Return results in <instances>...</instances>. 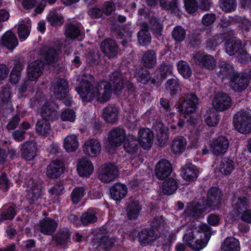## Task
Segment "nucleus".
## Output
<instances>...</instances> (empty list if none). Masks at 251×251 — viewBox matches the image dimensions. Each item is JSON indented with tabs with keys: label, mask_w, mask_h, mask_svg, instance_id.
Listing matches in <instances>:
<instances>
[{
	"label": "nucleus",
	"mask_w": 251,
	"mask_h": 251,
	"mask_svg": "<svg viewBox=\"0 0 251 251\" xmlns=\"http://www.w3.org/2000/svg\"><path fill=\"white\" fill-rule=\"evenodd\" d=\"M121 76L119 72L115 71L110 75L108 81H100L94 87L93 75L84 74L81 77L78 93L83 101L90 102L95 98L98 102L104 103L110 99L112 91L117 95L120 94L123 88Z\"/></svg>",
	"instance_id": "nucleus-1"
},
{
	"label": "nucleus",
	"mask_w": 251,
	"mask_h": 251,
	"mask_svg": "<svg viewBox=\"0 0 251 251\" xmlns=\"http://www.w3.org/2000/svg\"><path fill=\"white\" fill-rule=\"evenodd\" d=\"M196 225L191 224L186 226L188 228L183 236V241L190 249L200 251L206 246L211 233L206 226L199 224L198 227H195Z\"/></svg>",
	"instance_id": "nucleus-2"
},
{
	"label": "nucleus",
	"mask_w": 251,
	"mask_h": 251,
	"mask_svg": "<svg viewBox=\"0 0 251 251\" xmlns=\"http://www.w3.org/2000/svg\"><path fill=\"white\" fill-rule=\"evenodd\" d=\"M221 197V191L217 188H212L208 192L207 200L203 206H201L199 202H194L188 206L187 210L190 216L194 217L199 216L208 207H212L213 209L219 207Z\"/></svg>",
	"instance_id": "nucleus-3"
},
{
	"label": "nucleus",
	"mask_w": 251,
	"mask_h": 251,
	"mask_svg": "<svg viewBox=\"0 0 251 251\" xmlns=\"http://www.w3.org/2000/svg\"><path fill=\"white\" fill-rule=\"evenodd\" d=\"M44 63L41 60H36L31 63L27 67L28 79L25 80L19 87V91L24 93L33 81L37 79L43 71Z\"/></svg>",
	"instance_id": "nucleus-4"
},
{
	"label": "nucleus",
	"mask_w": 251,
	"mask_h": 251,
	"mask_svg": "<svg viewBox=\"0 0 251 251\" xmlns=\"http://www.w3.org/2000/svg\"><path fill=\"white\" fill-rule=\"evenodd\" d=\"M233 123L235 129L243 134L251 132V115L247 111L241 110L234 116Z\"/></svg>",
	"instance_id": "nucleus-5"
},
{
	"label": "nucleus",
	"mask_w": 251,
	"mask_h": 251,
	"mask_svg": "<svg viewBox=\"0 0 251 251\" xmlns=\"http://www.w3.org/2000/svg\"><path fill=\"white\" fill-rule=\"evenodd\" d=\"M40 180L30 179L26 183L28 190L27 197L30 204L36 203L39 199L41 198L43 190Z\"/></svg>",
	"instance_id": "nucleus-6"
},
{
	"label": "nucleus",
	"mask_w": 251,
	"mask_h": 251,
	"mask_svg": "<svg viewBox=\"0 0 251 251\" xmlns=\"http://www.w3.org/2000/svg\"><path fill=\"white\" fill-rule=\"evenodd\" d=\"M198 104L199 100L197 96L193 93H188L185 95L184 100L177 109L183 114H190L196 110Z\"/></svg>",
	"instance_id": "nucleus-7"
},
{
	"label": "nucleus",
	"mask_w": 251,
	"mask_h": 251,
	"mask_svg": "<svg viewBox=\"0 0 251 251\" xmlns=\"http://www.w3.org/2000/svg\"><path fill=\"white\" fill-rule=\"evenodd\" d=\"M118 176L117 167L112 164H106L100 168L99 174V178L105 183L114 181Z\"/></svg>",
	"instance_id": "nucleus-8"
},
{
	"label": "nucleus",
	"mask_w": 251,
	"mask_h": 251,
	"mask_svg": "<svg viewBox=\"0 0 251 251\" xmlns=\"http://www.w3.org/2000/svg\"><path fill=\"white\" fill-rule=\"evenodd\" d=\"M249 80L247 77L242 73H233L230 76L229 86L235 92H241L249 85Z\"/></svg>",
	"instance_id": "nucleus-9"
},
{
	"label": "nucleus",
	"mask_w": 251,
	"mask_h": 251,
	"mask_svg": "<svg viewBox=\"0 0 251 251\" xmlns=\"http://www.w3.org/2000/svg\"><path fill=\"white\" fill-rule=\"evenodd\" d=\"M229 148V141L224 136H220L213 140L210 144V150L215 155H224Z\"/></svg>",
	"instance_id": "nucleus-10"
},
{
	"label": "nucleus",
	"mask_w": 251,
	"mask_h": 251,
	"mask_svg": "<svg viewBox=\"0 0 251 251\" xmlns=\"http://www.w3.org/2000/svg\"><path fill=\"white\" fill-rule=\"evenodd\" d=\"M37 152L38 148L34 142L26 141L21 145L20 155L25 160H32L37 155Z\"/></svg>",
	"instance_id": "nucleus-11"
},
{
	"label": "nucleus",
	"mask_w": 251,
	"mask_h": 251,
	"mask_svg": "<svg viewBox=\"0 0 251 251\" xmlns=\"http://www.w3.org/2000/svg\"><path fill=\"white\" fill-rule=\"evenodd\" d=\"M58 105L55 102H45L41 109V115L42 119L49 122L55 120L58 116Z\"/></svg>",
	"instance_id": "nucleus-12"
},
{
	"label": "nucleus",
	"mask_w": 251,
	"mask_h": 251,
	"mask_svg": "<svg viewBox=\"0 0 251 251\" xmlns=\"http://www.w3.org/2000/svg\"><path fill=\"white\" fill-rule=\"evenodd\" d=\"M231 98L226 93L217 94L212 101V105L215 110L223 111L228 109L231 105Z\"/></svg>",
	"instance_id": "nucleus-13"
},
{
	"label": "nucleus",
	"mask_w": 251,
	"mask_h": 251,
	"mask_svg": "<svg viewBox=\"0 0 251 251\" xmlns=\"http://www.w3.org/2000/svg\"><path fill=\"white\" fill-rule=\"evenodd\" d=\"M58 226V223L50 218H46L41 220L37 226L35 230L43 234L51 235L54 233Z\"/></svg>",
	"instance_id": "nucleus-14"
},
{
	"label": "nucleus",
	"mask_w": 251,
	"mask_h": 251,
	"mask_svg": "<svg viewBox=\"0 0 251 251\" xmlns=\"http://www.w3.org/2000/svg\"><path fill=\"white\" fill-rule=\"evenodd\" d=\"M71 232L66 227L60 228L52 237V241L61 248H65L71 242Z\"/></svg>",
	"instance_id": "nucleus-15"
},
{
	"label": "nucleus",
	"mask_w": 251,
	"mask_h": 251,
	"mask_svg": "<svg viewBox=\"0 0 251 251\" xmlns=\"http://www.w3.org/2000/svg\"><path fill=\"white\" fill-rule=\"evenodd\" d=\"M249 203L248 200L245 197H237L234 196L231 201L233 211H231V216L233 220L247 209Z\"/></svg>",
	"instance_id": "nucleus-16"
},
{
	"label": "nucleus",
	"mask_w": 251,
	"mask_h": 251,
	"mask_svg": "<svg viewBox=\"0 0 251 251\" xmlns=\"http://www.w3.org/2000/svg\"><path fill=\"white\" fill-rule=\"evenodd\" d=\"M52 88L55 97L58 99L65 98L68 92L69 84L68 81L63 78H58L52 84Z\"/></svg>",
	"instance_id": "nucleus-17"
},
{
	"label": "nucleus",
	"mask_w": 251,
	"mask_h": 251,
	"mask_svg": "<svg viewBox=\"0 0 251 251\" xmlns=\"http://www.w3.org/2000/svg\"><path fill=\"white\" fill-rule=\"evenodd\" d=\"M196 65L208 70H213L216 66V61L214 57L210 55L198 53L193 57Z\"/></svg>",
	"instance_id": "nucleus-18"
},
{
	"label": "nucleus",
	"mask_w": 251,
	"mask_h": 251,
	"mask_svg": "<svg viewBox=\"0 0 251 251\" xmlns=\"http://www.w3.org/2000/svg\"><path fill=\"white\" fill-rule=\"evenodd\" d=\"M153 138V134L149 128H142L139 129L138 142L143 149H150L152 144Z\"/></svg>",
	"instance_id": "nucleus-19"
},
{
	"label": "nucleus",
	"mask_w": 251,
	"mask_h": 251,
	"mask_svg": "<svg viewBox=\"0 0 251 251\" xmlns=\"http://www.w3.org/2000/svg\"><path fill=\"white\" fill-rule=\"evenodd\" d=\"M172 170L170 162L165 159H162L155 166V174L158 179H164L170 175Z\"/></svg>",
	"instance_id": "nucleus-20"
},
{
	"label": "nucleus",
	"mask_w": 251,
	"mask_h": 251,
	"mask_svg": "<svg viewBox=\"0 0 251 251\" xmlns=\"http://www.w3.org/2000/svg\"><path fill=\"white\" fill-rule=\"evenodd\" d=\"M102 52L108 58L117 57L119 52V48L115 41L112 39H106L101 44Z\"/></svg>",
	"instance_id": "nucleus-21"
},
{
	"label": "nucleus",
	"mask_w": 251,
	"mask_h": 251,
	"mask_svg": "<svg viewBox=\"0 0 251 251\" xmlns=\"http://www.w3.org/2000/svg\"><path fill=\"white\" fill-rule=\"evenodd\" d=\"M108 139L111 146L120 147L126 139L125 130L118 127L112 129L108 134Z\"/></svg>",
	"instance_id": "nucleus-22"
},
{
	"label": "nucleus",
	"mask_w": 251,
	"mask_h": 251,
	"mask_svg": "<svg viewBox=\"0 0 251 251\" xmlns=\"http://www.w3.org/2000/svg\"><path fill=\"white\" fill-rule=\"evenodd\" d=\"M64 170V165L60 160L52 161L47 167L46 174L50 178H55L59 176Z\"/></svg>",
	"instance_id": "nucleus-23"
},
{
	"label": "nucleus",
	"mask_w": 251,
	"mask_h": 251,
	"mask_svg": "<svg viewBox=\"0 0 251 251\" xmlns=\"http://www.w3.org/2000/svg\"><path fill=\"white\" fill-rule=\"evenodd\" d=\"M181 175L187 181H194L198 176L199 170L192 163H186L181 168Z\"/></svg>",
	"instance_id": "nucleus-24"
},
{
	"label": "nucleus",
	"mask_w": 251,
	"mask_h": 251,
	"mask_svg": "<svg viewBox=\"0 0 251 251\" xmlns=\"http://www.w3.org/2000/svg\"><path fill=\"white\" fill-rule=\"evenodd\" d=\"M101 150L100 142L96 139L88 140L83 146V151L92 157H95L99 154Z\"/></svg>",
	"instance_id": "nucleus-25"
},
{
	"label": "nucleus",
	"mask_w": 251,
	"mask_h": 251,
	"mask_svg": "<svg viewBox=\"0 0 251 251\" xmlns=\"http://www.w3.org/2000/svg\"><path fill=\"white\" fill-rule=\"evenodd\" d=\"M115 239H113L109 234L99 236L96 239L95 243L99 251H107L113 246Z\"/></svg>",
	"instance_id": "nucleus-26"
},
{
	"label": "nucleus",
	"mask_w": 251,
	"mask_h": 251,
	"mask_svg": "<svg viewBox=\"0 0 251 251\" xmlns=\"http://www.w3.org/2000/svg\"><path fill=\"white\" fill-rule=\"evenodd\" d=\"M110 192L113 199L120 201L126 195L127 188L123 184L117 183L111 187Z\"/></svg>",
	"instance_id": "nucleus-27"
},
{
	"label": "nucleus",
	"mask_w": 251,
	"mask_h": 251,
	"mask_svg": "<svg viewBox=\"0 0 251 251\" xmlns=\"http://www.w3.org/2000/svg\"><path fill=\"white\" fill-rule=\"evenodd\" d=\"M137 37L138 42L142 46H147L151 43V39L148 24L145 23H142Z\"/></svg>",
	"instance_id": "nucleus-28"
},
{
	"label": "nucleus",
	"mask_w": 251,
	"mask_h": 251,
	"mask_svg": "<svg viewBox=\"0 0 251 251\" xmlns=\"http://www.w3.org/2000/svg\"><path fill=\"white\" fill-rule=\"evenodd\" d=\"M62 51L59 47H49L45 50L44 57L45 61L49 64L55 63Z\"/></svg>",
	"instance_id": "nucleus-29"
},
{
	"label": "nucleus",
	"mask_w": 251,
	"mask_h": 251,
	"mask_svg": "<svg viewBox=\"0 0 251 251\" xmlns=\"http://www.w3.org/2000/svg\"><path fill=\"white\" fill-rule=\"evenodd\" d=\"M118 109L113 105H108L103 109L102 116L104 120L110 123H114L118 119Z\"/></svg>",
	"instance_id": "nucleus-30"
},
{
	"label": "nucleus",
	"mask_w": 251,
	"mask_h": 251,
	"mask_svg": "<svg viewBox=\"0 0 251 251\" xmlns=\"http://www.w3.org/2000/svg\"><path fill=\"white\" fill-rule=\"evenodd\" d=\"M77 170L80 176H89L93 171V166L87 158H83L77 164Z\"/></svg>",
	"instance_id": "nucleus-31"
},
{
	"label": "nucleus",
	"mask_w": 251,
	"mask_h": 251,
	"mask_svg": "<svg viewBox=\"0 0 251 251\" xmlns=\"http://www.w3.org/2000/svg\"><path fill=\"white\" fill-rule=\"evenodd\" d=\"M143 65L147 68L154 67L157 62V57L155 51L153 50H148L144 52L142 57Z\"/></svg>",
	"instance_id": "nucleus-32"
},
{
	"label": "nucleus",
	"mask_w": 251,
	"mask_h": 251,
	"mask_svg": "<svg viewBox=\"0 0 251 251\" xmlns=\"http://www.w3.org/2000/svg\"><path fill=\"white\" fill-rule=\"evenodd\" d=\"M141 207L138 201L131 198L128 202L126 212L128 218L130 220L136 219L139 215Z\"/></svg>",
	"instance_id": "nucleus-33"
},
{
	"label": "nucleus",
	"mask_w": 251,
	"mask_h": 251,
	"mask_svg": "<svg viewBox=\"0 0 251 251\" xmlns=\"http://www.w3.org/2000/svg\"><path fill=\"white\" fill-rule=\"evenodd\" d=\"M138 235L139 242L143 246L152 243L157 238V235L153 229H144Z\"/></svg>",
	"instance_id": "nucleus-34"
},
{
	"label": "nucleus",
	"mask_w": 251,
	"mask_h": 251,
	"mask_svg": "<svg viewBox=\"0 0 251 251\" xmlns=\"http://www.w3.org/2000/svg\"><path fill=\"white\" fill-rule=\"evenodd\" d=\"M2 45L9 50H13L18 45L16 35L10 31H7L1 38Z\"/></svg>",
	"instance_id": "nucleus-35"
},
{
	"label": "nucleus",
	"mask_w": 251,
	"mask_h": 251,
	"mask_svg": "<svg viewBox=\"0 0 251 251\" xmlns=\"http://www.w3.org/2000/svg\"><path fill=\"white\" fill-rule=\"evenodd\" d=\"M139 142L135 136L128 135L125 139L124 143V148L125 151L128 153L133 154L137 153L139 149Z\"/></svg>",
	"instance_id": "nucleus-36"
},
{
	"label": "nucleus",
	"mask_w": 251,
	"mask_h": 251,
	"mask_svg": "<svg viewBox=\"0 0 251 251\" xmlns=\"http://www.w3.org/2000/svg\"><path fill=\"white\" fill-rule=\"evenodd\" d=\"M221 250V251H239V242L234 237L227 238L223 242Z\"/></svg>",
	"instance_id": "nucleus-37"
},
{
	"label": "nucleus",
	"mask_w": 251,
	"mask_h": 251,
	"mask_svg": "<svg viewBox=\"0 0 251 251\" xmlns=\"http://www.w3.org/2000/svg\"><path fill=\"white\" fill-rule=\"evenodd\" d=\"M186 147V140L183 137H177L172 142L171 150L175 154L182 153L185 150Z\"/></svg>",
	"instance_id": "nucleus-38"
},
{
	"label": "nucleus",
	"mask_w": 251,
	"mask_h": 251,
	"mask_svg": "<svg viewBox=\"0 0 251 251\" xmlns=\"http://www.w3.org/2000/svg\"><path fill=\"white\" fill-rule=\"evenodd\" d=\"M154 128L156 133L157 140L160 146H164L166 145L168 140V135L165 127L161 123L156 124Z\"/></svg>",
	"instance_id": "nucleus-39"
},
{
	"label": "nucleus",
	"mask_w": 251,
	"mask_h": 251,
	"mask_svg": "<svg viewBox=\"0 0 251 251\" xmlns=\"http://www.w3.org/2000/svg\"><path fill=\"white\" fill-rule=\"evenodd\" d=\"M178 188V183L174 178H169L164 181L162 185V192L167 195L174 194Z\"/></svg>",
	"instance_id": "nucleus-40"
},
{
	"label": "nucleus",
	"mask_w": 251,
	"mask_h": 251,
	"mask_svg": "<svg viewBox=\"0 0 251 251\" xmlns=\"http://www.w3.org/2000/svg\"><path fill=\"white\" fill-rule=\"evenodd\" d=\"M241 47L240 40L234 38L228 40L225 45L226 51L229 55H232L237 52Z\"/></svg>",
	"instance_id": "nucleus-41"
},
{
	"label": "nucleus",
	"mask_w": 251,
	"mask_h": 251,
	"mask_svg": "<svg viewBox=\"0 0 251 251\" xmlns=\"http://www.w3.org/2000/svg\"><path fill=\"white\" fill-rule=\"evenodd\" d=\"M77 137L75 135L67 136L64 140V148L67 151L73 152L78 147Z\"/></svg>",
	"instance_id": "nucleus-42"
},
{
	"label": "nucleus",
	"mask_w": 251,
	"mask_h": 251,
	"mask_svg": "<svg viewBox=\"0 0 251 251\" xmlns=\"http://www.w3.org/2000/svg\"><path fill=\"white\" fill-rule=\"evenodd\" d=\"M31 21L27 18L22 21L18 27V34L21 39H25L29 35Z\"/></svg>",
	"instance_id": "nucleus-43"
},
{
	"label": "nucleus",
	"mask_w": 251,
	"mask_h": 251,
	"mask_svg": "<svg viewBox=\"0 0 251 251\" xmlns=\"http://www.w3.org/2000/svg\"><path fill=\"white\" fill-rule=\"evenodd\" d=\"M234 168V162L228 158H223L219 165L220 171L225 175H228L231 174Z\"/></svg>",
	"instance_id": "nucleus-44"
},
{
	"label": "nucleus",
	"mask_w": 251,
	"mask_h": 251,
	"mask_svg": "<svg viewBox=\"0 0 251 251\" xmlns=\"http://www.w3.org/2000/svg\"><path fill=\"white\" fill-rule=\"evenodd\" d=\"M158 0H147L149 5L153 6L157 2ZM161 7L166 10H174L176 7V0H160Z\"/></svg>",
	"instance_id": "nucleus-45"
},
{
	"label": "nucleus",
	"mask_w": 251,
	"mask_h": 251,
	"mask_svg": "<svg viewBox=\"0 0 251 251\" xmlns=\"http://www.w3.org/2000/svg\"><path fill=\"white\" fill-rule=\"evenodd\" d=\"M65 34L67 37L75 39L81 36L79 27L75 24H69L65 26Z\"/></svg>",
	"instance_id": "nucleus-46"
},
{
	"label": "nucleus",
	"mask_w": 251,
	"mask_h": 251,
	"mask_svg": "<svg viewBox=\"0 0 251 251\" xmlns=\"http://www.w3.org/2000/svg\"><path fill=\"white\" fill-rule=\"evenodd\" d=\"M80 220L83 225L87 226L96 222L98 218L96 215V212L92 209H89L82 214Z\"/></svg>",
	"instance_id": "nucleus-47"
},
{
	"label": "nucleus",
	"mask_w": 251,
	"mask_h": 251,
	"mask_svg": "<svg viewBox=\"0 0 251 251\" xmlns=\"http://www.w3.org/2000/svg\"><path fill=\"white\" fill-rule=\"evenodd\" d=\"M35 129L37 133L42 135L49 134L50 130V122L43 119L39 120L36 124Z\"/></svg>",
	"instance_id": "nucleus-48"
},
{
	"label": "nucleus",
	"mask_w": 251,
	"mask_h": 251,
	"mask_svg": "<svg viewBox=\"0 0 251 251\" xmlns=\"http://www.w3.org/2000/svg\"><path fill=\"white\" fill-rule=\"evenodd\" d=\"M219 68L220 71L218 72V75L223 78L230 76L234 73L233 68L227 62H221Z\"/></svg>",
	"instance_id": "nucleus-49"
},
{
	"label": "nucleus",
	"mask_w": 251,
	"mask_h": 251,
	"mask_svg": "<svg viewBox=\"0 0 251 251\" xmlns=\"http://www.w3.org/2000/svg\"><path fill=\"white\" fill-rule=\"evenodd\" d=\"M219 6L223 11L231 12L237 7L236 0H219Z\"/></svg>",
	"instance_id": "nucleus-50"
},
{
	"label": "nucleus",
	"mask_w": 251,
	"mask_h": 251,
	"mask_svg": "<svg viewBox=\"0 0 251 251\" xmlns=\"http://www.w3.org/2000/svg\"><path fill=\"white\" fill-rule=\"evenodd\" d=\"M204 120L207 125L214 126L218 124L219 119L216 111L214 110H209L204 115Z\"/></svg>",
	"instance_id": "nucleus-51"
},
{
	"label": "nucleus",
	"mask_w": 251,
	"mask_h": 251,
	"mask_svg": "<svg viewBox=\"0 0 251 251\" xmlns=\"http://www.w3.org/2000/svg\"><path fill=\"white\" fill-rule=\"evenodd\" d=\"M177 67L178 72L184 78H189L191 75V69L186 62L182 60L179 61Z\"/></svg>",
	"instance_id": "nucleus-52"
},
{
	"label": "nucleus",
	"mask_w": 251,
	"mask_h": 251,
	"mask_svg": "<svg viewBox=\"0 0 251 251\" xmlns=\"http://www.w3.org/2000/svg\"><path fill=\"white\" fill-rule=\"evenodd\" d=\"M48 21L52 26H58L63 24V18L55 10H51L49 14Z\"/></svg>",
	"instance_id": "nucleus-53"
},
{
	"label": "nucleus",
	"mask_w": 251,
	"mask_h": 251,
	"mask_svg": "<svg viewBox=\"0 0 251 251\" xmlns=\"http://www.w3.org/2000/svg\"><path fill=\"white\" fill-rule=\"evenodd\" d=\"M1 92L0 98L1 103H0V107L3 106L5 103L7 105L10 104L11 96L9 87L6 85L2 87Z\"/></svg>",
	"instance_id": "nucleus-54"
},
{
	"label": "nucleus",
	"mask_w": 251,
	"mask_h": 251,
	"mask_svg": "<svg viewBox=\"0 0 251 251\" xmlns=\"http://www.w3.org/2000/svg\"><path fill=\"white\" fill-rule=\"evenodd\" d=\"M85 194L84 187H76L71 193V199L73 203L77 204L82 199Z\"/></svg>",
	"instance_id": "nucleus-55"
},
{
	"label": "nucleus",
	"mask_w": 251,
	"mask_h": 251,
	"mask_svg": "<svg viewBox=\"0 0 251 251\" xmlns=\"http://www.w3.org/2000/svg\"><path fill=\"white\" fill-rule=\"evenodd\" d=\"M16 214L15 206H5L0 214V218L2 220H11L14 218Z\"/></svg>",
	"instance_id": "nucleus-56"
},
{
	"label": "nucleus",
	"mask_w": 251,
	"mask_h": 251,
	"mask_svg": "<svg viewBox=\"0 0 251 251\" xmlns=\"http://www.w3.org/2000/svg\"><path fill=\"white\" fill-rule=\"evenodd\" d=\"M166 88L171 95L176 94L180 89L177 80L175 78L168 80L166 83Z\"/></svg>",
	"instance_id": "nucleus-57"
},
{
	"label": "nucleus",
	"mask_w": 251,
	"mask_h": 251,
	"mask_svg": "<svg viewBox=\"0 0 251 251\" xmlns=\"http://www.w3.org/2000/svg\"><path fill=\"white\" fill-rule=\"evenodd\" d=\"M172 36L176 41L181 42L185 38L186 31L181 26H176L173 29Z\"/></svg>",
	"instance_id": "nucleus-58"
},
{
	"label": "nucleus",
	"mask_w": 251,
	"mask_h": 251,
	"mask_svg": "<svg viewBox=\"0 0 251 251\" xmlns=\"http://www.w3.org/2000/svg\"><path fill=\"white\" fill-rule=\"evenodd\" d=\"M173 65L170 63H163L161 64L157 70L158 74L161 78L165 79L168 75L172 73Z\"/></svg>",
	"instance_id": "nucleus-59"
},
{
	"label": "nucleus",
	"mask_w": 251,
	"mask_h": 251,
	"mask_svg": "<svg viewBox=\"0 0 251 251\" xmlns=\"http://www.w3.org/2000/svg\"><path fill=\"white\" fill-rule=\"evenodd\" d=\"M135 75L137 81L142 84L147 83L151 78L150 73L145 70L141 69V71H136Z\"/></svg>",
	"instance_id": "nucleus-60"
},
{
	"label": "nucleus",
	"mask_w": 251,
	"mask_h": 251,
	"mask_svg": "<svg viewBox=\"0 0 251 251\" xmlns=\"http://www.w3.org/2000/svg\"><path fill=\"white\" fill-rule=\"evenodd\" d=\"M76 115L75 111L72 109H66L61 113L60 118L63 121H69L73 122L75 119Z\"/></svg>",
	"instance_id": "nucleus-61"
},
{
	"label": "nucleus",
	"mask_w": 251,
	"mask_h": 251,
	"mask_svg": "<svg viewBox=\"0 0 251 251\" xmlns=\"http://www.w3.org/2000/svg\"><path fill=\"white\" fill-rule=\"evenodd\" d=\"M235 21L240 24L243 31L246 33H248L251 29V22L249 20L242 17H237L235 18Z\"/></svg>",
	"instance_id": "nucleus-62"
},
{
	"label": "nucleus",
	"mask_w": 251,
	"mask_h": 251,
	"mask_svg": "<svg viewBox=\"0 0 251 251\" xmlns=\"http://www.w3.org/2000/svg\"><path fill=\"white\" fill-rule=\"evenodd\" d=\"M186 11L192 13L196 11L198 5L196 0H183Z\"/></svg>",
	"instance_id": "nucleus-63"
},
{
	"label": "nucleus",
	"mask_w": 251,
	"mask_h": 251,
	"mask_svg": "<svg viewBox=\"0 0 251 251\" xmlns=\"http://www.w3.org/2000/svg\"><path fill=\"white\" fill-rule=\"evenodd\" d=\"M164 218L162 216L155 217L151 221V226L156 230L161 229L164 226Z\"/></svg>",
	"instance_id": "nucleus-64"
}]
</instances>
